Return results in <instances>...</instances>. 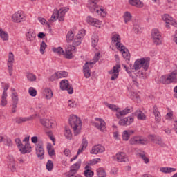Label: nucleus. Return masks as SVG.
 Segmentation results:
<instances>
[{
  "mask_svg": "<svg viewBox=\"0 0 177 177\" xmlns=\"http://www.w3.org/2000/svg\"><path fill=\"white\" fill-rule=\"evenodd\" d=\"M149 66H150V61L147 58H140L136 60L133 64L134 70H140V68L144 69V71H140L136 74V77L138 78H145L146 77V72L149 70Z\"/></svg>",
  "mask_w": 177,
  "mask_h": 177,
  "instance_id": "1",
  "label": "nucleus"
},
{
  "mask_svg": "<svg viewBox=\"0 0 177 177\" xmlns=\"http://www.w3.org/2000/svg\"><path fill=\"white\" fill-rule=\"evenodd\" d=\"M69 125L72 129H73L75 136H77L81 133V129L82 128V122L81 118L75 115H72L69 118Z\"/></svg>",
  "mask_w": 177,
  "mask_h": 177,
  "instance_id": "2",
  "label": "nucleus"
},
{
  "mask_svg": "<svg viewBox=\"0 0 177 177\" xmlns=\"http://www.w3.org/2000/svg\"><path fill=\"white\" fill-rule=\"evenodd\" d=\"M151 37L155 45H161L162 44L161 33H160L158 29L155 28L152 30Z\"/></svg>",
  "mask_w": 177,
  "mask_h": 177,
  "instance_id": "3",
  "label": "nucleus"
},
{
  "mask_svg": "<svg viewBox=\"0 0 177 177\" xmlns=\"http://www.w3.org/2000/svg\"><path fill=\"white\" fill-rule=\"evenodd\" d=\"M60 88L62 91H67L69 95H73L74 93V89L73 86L70 85L68 80L64 79L60 82Z\"/></svg>",
  "mask_w": 177,
  "mask_h": 177,
  "instance_id": "4",
  "label": "nucleus"
},
{
  "mask_svg": "<svg viewBox=\"0 0 177 177\" xmlns=\"http://www.w3.org/2000/svg\"><path fill=\"white\" fill-rule=\"evenodd\" d=\"M115 46L118 49H120V52H122V55L124 59H125L126 60H130L131 54H129V50H128V48H126L121 42L116 43Z\"/></svg>",
  "mask_w": 177,
  "mask_h": 177,
  "instance_id": "5",
  "label": "nucleus"
},
{
  "mask_svg": "<svg viewBox=\"0 0 177 177\" xmlns=\"http://www.w3.org/2000/svg\"><path fill=\"white\" fill-rule=\"evenodd\" d=\"M120 68H121V65L116 64L113 67L112 70H110L108 72L109 74L112 75L111 77V81H114V80H117L118 78V75H120Z\"/></svg>",
  "mask_w": 177,
  "mask_h": 177,
  "instance_id": "6",
  "label": "nucleus"
},
{
  "mask_svg": "<svg viewBox=\"0 0 177 177\" xmlns=\"http://www.w3.org/2000/svg\"><path fill=\"white\" fill-rule=\"evenodd\" d=\"M97 2H99V0H88V8L91 13H95V12L99 13L100 12L97 5Z\"/></svg>",
  "mask_w": 177,
  "mask_h": 177,
  "instance_id": "7",
  "label": "nucleus"
},
{
  "mask_svg": "<svg viewBox=\"0 0 177 177\" xmlns=\"http://www.w3.org/2000/svg\"><path fill=\"white\" fill-rule=\"evenodd\" d=\"M85 30H81L79 31V32L77 34L75 37L74 38L73 46H79V45H81V38H83V37H85Z\"/></svg>",
  "mask_w": 177,
  "mask_h": 177,
  "instance_id": "8",
  "label": "nucleus"
},
{
  "mask_svg": "<svg viewBox=\"0 0 177 177\" xmlns=\"http://www.w3.org/2000/svg\"><path fill=\"white\" fill-rule=\"evenodd\" d=\"M74 50H75V46L68 45L65 49L64 56L66 59H73V57H74V55H73V53H74Z\"/></svg>",
  "mask_w": 177,
  "mask_h": 177,
  "instance_id": "9",
  "label": "nucleus"
},
{
  "mask_svg": "<svg viewBox=\"0 0 177 177\" xmlns=\"http://www.w3.org/2000/svg\"><path fill=\"white\" fill-rule=\"evenodd\" d=\"M67 12H68V8H62L59 10L55 11V15H57V19H58L59 21H64V16Z\"/></svg>",
  "mask_w": 177,
  "mask_h": 177,
  "instance_id": "10",
  "label": "nucleus"
},
{
  "mask_svg": "<svg viewBox=\"0 0 177 177\" xmlns=\"http://www.w3.org/2000/svg\"><path fill=\"white\" fill-rule=\"evenodd\" d=\"M8 62L9 75L12 77V75H13V62H15V55H13V53H9Z\"/></svg>",
  "mask_w": 177,
  "mask_h": 177,
  "instance_id": "11",
  "label": "nucleus"
},
{
  "mask_svg": "<svg viewBox=\"0 0 177 177\" xmlns=\"http://www.w3.org/2000/svg\"><path fill=\"white\" fill-rule=\"evenodd\" d=\"M19 150L21 154H27L32 151V147H31L30 142H26L25 145H21V146L19 148Z\"/></svg>",
  "mask_w": 177,
  "mask_h": 177,
  "instance_id": "12",
  "label": "nucleus"
},
{
  "mask_svg": "<svg viewBox=\"0 0 177 177\" xmlns=\"http://www.w3.org/2000/svg\"><path fill=\"white\" fill-rule=\"evenodd\" d=\"M95 121H98L99 122H95L94 126L97 129H99V131H101V132H103L104 129H106V122L104 120H102V118H96Z\"/></svg>",
  "mask_w": 177,
  "mask_h": 177,
  "instance_id": "13",
  "label": "nucleus"
},
{
  "mask_svg": "<svg viewBox=\"0 0 177 177\" xmlns=\"http://www.w3.org/2000/svg\"><path fill=\"white\" fill-rule=\"evenodd\" d=\"M132 122H133V116H129L127 118L120 119L118 124L121 127H128V125H131Z\"/></svg>",
  "mask_w": 177,
  "mask_h": 177,
  "instance_id": "14",
  "label": "nucleus"
},
{
  "mask_svg": "<svg viewBox=\"0 0 177 177\" xmlns=\"http://www.w3.org/2000/svg\"><path fill=\"white\" fill-rule=\"evenodd\" d=\"M12 21L15 23H21V21H24L26 20V16L21 14V12H15L12 16Z\"/></svg>",
  "mask_w": 177,
  "mask_h": 177,
  "instance_id": "15",
  "label": "nucleus"
},
{
  "mask_svg": "<svg viewBox=\"0 0 177 177\" xmlns=\"http://www.w3.org/2000/svg\"><path fill=\"white\" fill-rule=\"evenodd\" d=\"M9 89V84H6L4 86L3 88V92L1 96V104L3 107L8 104V100H6V97H8V93H6V91Z\"/></svg>",
  "mask_w": 177,
  "mask_h": 177,
  "instance_id": "16",
  "label": "nucleus"
},
{
  "mask_svg": "<svg viewBox=\"0 0 177 177\" xmlns=\"http://www.w3.org/2000/svg\"><path fill=\"white\" fill-rule=\"evenodd\" d=\"M95 62H86L84 66H83V73L85 78H89L91 77V69L89 68V66H92V64H95Z\"/></svg>",
  "mask_w": 177,
  "mask_h": 177,
  "instance_id": "17",
  "label": "nucleus"
},
{
  "mask_svg": "<svg viewBox=\"0 0 177 177\" xmlns=\"http://www.w3.org/2000/svg\"><path fill=\"white\" fill-rule=\"evenodd\" d=\"M106 149L101 145H97L93 147L91 154H100V153L104 152Z\"/></svg>",
  "mask_w": 177,
  "mask_h": 177,
  "instance_id": "18",
  "label": "nucleus"
},
{
  "mask_svg": "<svg viewBox=\"0 0 177 177\" xmlns=\"http://www.w3.org/2000/svg\"><path fill=\"white\" fill-rule=\"evenodd\" d=\"M35 150L37 156H44L45 150L44 149V143L39 142L35 145Z\"/></svg>",
  "mask_w": 177,
  "mask_h": 177,
  "instance_id": "19",
  "label": "nucleus"
},
{
  "mask_svg": "<svg viewBox=\"0 0 177 177\" xmlns=\"http://www.w3.org/2000/svg\"><path fill=\"white\" fill-rule=\"evenodd\" d=\"M80 167H81V159H79L76 163L73 164L71 167L69 174H77Z\"/></svg>",
  "mask_w": 177,
  "mask_h": 177,
  "instance_id": "20",
  "label": "nucleus"
},
{
  "mask_svg": "<svg viewBox=\"0 0 177 177\" xmlns=\"http://www.w3.org/2000/svg\"><path fill=\"white\" fill-rule=\"evenodd\" d=\"M86 22L91 26H95V27H97L102 24V22L99 21V19L93 18L91 16H88L86 19Z\"/></svg>",
  "mask_w": 177,
  "mask_h": 177,
  "instance_id": "21",
  "label": "nucleus"
},
{
  "mask_svg": "<svg viewBox=\"0 0 177 177\" xmlns=\"http://www.w3.org/2000/svg\"><path fill=\"white\" fill-rule=\"evenodd\" d=\"M40 122L41 125H44L45 128H52L55 124V121L53 120H48V119H41Z\"/></svg>",
  "mask_w": 177,
  "mask_h": 177,
  "instance_id": "22",
  "label": "nucleus"
},
{
  "mask_svg": "<svg viewBox=\"0 0 177 177\" xmlns=\"http://www.w3.org/2000/svg\"><path fill=\"white\" fill-rule=\"evenodd\" d=\"M37 117H38V114L35 113L28 118H19L16 120V123L21 124L23 122H26V121H31V120H34L35 118H37Z\"/></svg>",
  "mask_w": 177,
  "mask_h": 177,
  "instance_id": "23",
  "label": "nucleus"
},
{
  "mask_svg": "<svg viewBox=\"0 0 177 177\" xmlns=\"http://www.w3.org/2000/svg\"><path fill=\"white\" fill-rule=\"evenodd\" d=\"M160 82H161V84H163L165 85H169V84H172L171 77H169V74L162 75L160 78Z\"/></svg>",
  "mask_w": 177,
  "mask_h": 177,
  "instance_id": "24",
  "label": "nucleus"
},
{
  "mask_svg": "<svg viewBox=\"0 0 177 177\" xmlns=\"http://www.w3.org/2000/svg\"><path fill=\"white\" fill-rule=\"evenodd\" d=\"M112 159L118 161V162H128L129 161L128 157L125 156H112Z\"/></svg>",
  "mask_w": 177,
  "mask_h": 177,
  "instance_id": "25",
  "label": "nucleus"
},
{
  "mask_svg": "<svg viewBox=\"0 0 177 177\" xmlns=\"http://www.w3.org/2000/svg\"><path fill=\"white\" fill-rule=\"evenodd\" d=\"M26 37L27 38V41L31 42L32 41H34V39H35L37 35L33 30H29V31L26 34Z\"/></svg>",
  "mask_w": 177,
  "mask_h": 177,
  "instance_id": "26",
  "label": "nucleus"
},
{
  "mask_svg": "<svg viewBox=\"0 0 177 177\" xmlns=\"http://www.w3.org/2000/svg\"><path fill=\"white\" fill-rule=\"evenodd\" d=\"M153 113L155 115L156 121L157 122H160V121L161 120V113H160V111H158V107H157V105L153 106Z\"/></svg>",
  "mask_w": 177,
  "mask_h": 177,
  "instance_id": "27",
  "label": "nucleus"
},
{
  "mask_svg": "<svg viewBox=\"0 0 177 177\" xmlns=\"http://www.w3.org/2000/svg\"><path fill=\"white\" fill-rule=\"evenodd\" d=\"M129 113H131V109L127 107L123 111H120L118 113H116V117L120 120L122 117H124V115L129 114Z\"/></svg>",
  "mask_w": 177,
  "mask_h": 177,
  "instance_id": "28",
  "label": "nucleus"
},
{
  "mask_svg": "<svg viewBox=\"0 0 177 177\" xmlns=\"http://www.w3.org/2000/svg\"><path fill=\"white\" fill-rule=\"evenodd\" d=\"M129 3L136 8H143V3L140 0H129Z\"/></svg>",
  "mask_w": 177,
  "mask_h": 177,
  "instance_id": "29",
  "label": "nucleus"
},
{
  "mask_svg": "<svg viewBox=\"0 0 177 177\" xmlns=\"http://www.w3.org/2000/svg\"><path fill=\"white\" fill-rule=\"evenodd\" d=\"M160 171L163 174H171V172H175L176 169L172 167H160Z\"/></svg>",
  "mask_w": 177,
  "mask_h": 177,
  "instance_id": "30",
  "label": "nucleus"
},
{
  "mask_svg": "<svg viewBox=\"0 0 177 177\" xmlns=\"http://www.w3.org/2000/svg\"><path fill=\"white\" fill-rule=\"evenodd\" d=\"M171 18L169 15L168 14H165L162 17V19L164 21H165L166 24V27L167 28H169V21H171Z\"/></svg>",
  "mask_w": 177,
  "mask_h": 177,
  "instance_id": "31",
  "label": "nucleus"
},
{
  "mask_svg": "<svg viewBox=\"0 0 177 177\" xmlns=\"http://www.w3.org/2000/svg\"><path fill=\"white\" fill-rule=\"evenodd\" d=\"M26 78L28 81H30V82H34V81H37V75H35L34 73H31L29 72L26 73Z\"/></svg>",
  "mask_w": 177,
  "mask_h": 177,
  "instance_id": "32",
  "label": "nucleus"
},
{
  "mask_svg": "<svg viewBox=\"0 0 177 177\" xmlns=\"http://www.w3.org/2000/svg\"><path fill=\"white\" fill-rule=\"evenodd\" d=\"M75 35L73 31H68V33L66 34V41L68 44H70V42H73V39H74Z\"/></svg>",
  "mask_w": 177,
  "mask_h": 177,
  "instance_id": "33",
  "label": "nucleus"
},
{
  "mask_svg": "<svg viewBox=\"0 0 177 177\" xmlns=\"http://www.w3.org/2000/svg\"><path fill=\"white\" fill-rule=\"evenodd\" d=\"M170 80L172 82H177V70L173 71L171 73H169Z\"/></svg>",
  "mask_w": 177,
  "mask_h": 177,
  "instance_id": "34",
  "label": "nucleus"
},
{
  "mask_svg": "<svg viewBox=\"0 0 177 177\" xmlns=\"http://www.w3.org/2000/svg\"><path fill=\"white\" fill-rule=\"evenodd\" d=\"M96 172H97V175L98 177H106V170L103 169V168H102V167L97 169Z\"/></svg>",
  "mask_w": 177,
  "mask_h": 177,
  "instance_id": "35",
  "label": "nucleus"
},
{
  "mask_svg": "<svg viewBox=\"0 0 177 177\" xmlns=\"http://www.w3.org/2000/svg\"><path fill=\"white\" fill-rule=\"evenodd\" d=\"M53 52L54 53H57V55H62V56H64V50H63V48L62 47H54L52 48Z\"/></svg>",
  "mask_w": 177,
  "mask_h": 177,
  "instance_id": "36",
  "label": "nucleus"
},
{
  "mask_svg": "<svg viewBox=\"0 0 177 177\" xmlns=\"http://www.w3.org/2000/svg\"><path fill=\"white\" fill-rule=\"evenodd\" d=\"M97 42H99V36L93 35L91 37V45L93 48H96Z\"/></svg>",
  "mask_w": 177,
  "mask_h": 177,
  "instance_id": "37",
  "label": "nucleus"
},
{
  "mask_svg": "<svg viewBox=\"0 0 177 177\" xmlns=\"http://www.w3.org/2000/svg\"><path fill=\"white\" fill-rule=\"evenodd\" d=\"M12 102L14 105H17L19 104V95H17V93H13L12 94Z\"/></svg>",
  "mask_w": 177,
  "mask_h": 177,
  "instance_id": "38",
  "label": "nucleus"
},
{
  "mask_svg": "<svg viewBox=\"0 0 177 177\" xmlns=\"http://www.w3.org/2000/svg\"><path fill=\"white\" fill-rule=\"evenodd\" d=\"M123 17L124 19V23L127 24V23L131 21L132 19V15H131V12H124Z\"/></svg>",
  "mask_w": 177,
  "mask_h": 177,
  "instance_id": "39",
  "label": "nucleus"
},
{
  "mask_svg": "<svg viewBox=\"0 0 177 177\" xmlns=\"http://www.w3.org/2000/svg\"><path fill=\"white\" fill-rule=\"evenodd\" d=\"M44 93L46 95V99H52L53 97V92L50 88H46L44 90Z\"/></svg>",
  "mask_w": 177,
  "mask_h": 177,
  "instance_id": "40",
  "label": "nucleus"
},
{
  "mask_svg": "<svg viewBox=\"0 0 177 177\" xmlns=\"http://www.w3.org/2000/svg\"><path fill=\"white\" fill-rule=\"evenodd\" d=\"M57 74H58V78H67L68 77V72L65 71H58Z\"/></svg>",
  "mask_w": 177,
  "mask_h": 177,
  "instance_id": "41",
  "label": "nucleus"
},
{
  "mask_svg": "<svg viewBox=\"0 0 177 177\" xmlns=\"http://www.w3.org/2000/svg\"><path fill=\"white\" fill-rule=\"evenodd\" d=\"M47 151L49 154V156H55V149H53L52 147V144L48 143L47 145Z\"/></svg>",
  "mask_w": 177,
  "mask_h": 177,
  "instance_id": "42",
  "label": "nucleus"
},
{
  "mask_svg": "<svg viewBox=\"0 0 177 177\" xmlns=\"http://www.w3.org/2000/svg\"><path fill=\"white\" fill-rule=\"evenodd\" d=\"M105 106L108 107V109H110V110H112V111H117L118 110V108L117 107L116 105L109 104V102H104Z\"/></svg>",
  "mask_w": 177,
  "mask_h": 177,
  "instance_id": "43",
  "label": "nucleus"
},
{
  "mask_svg": "<svg viewBox=\"0 0 177 177\" xmlns=\"http://www.w3.org/2000/svg\"><path fill=\"white\" fill-rule=\"evenodd\" d=\"M46 169L48 172H50L53 169V162L52 160H48L46 163Z\"/></svg>",
  "mask_w": 177,
  "mask_h": 177,
  "instance_id": "44",
  "label": "nucleus"
},
{
  "mask_svg": "<svg viewBox=\"0 0 177 177\" xmlns=\"http://www.w3.org/2000/svg\"><path fill=\"white\" fill-rule=\"evenodd\" d=\"M130 136H131V133H129L127 130L124 131L122 133V139L126 142H127V140H129Z\"/></svg>",
  "mask_w": 177,
  "mask_h": 177,
  "instance_id": "45",
  "label": "nucleus"
},
{
  "mask_svg": "<svg viewBox=\"0 0 177 177\" xmlns=\"http://www.w3.org/2000/svg\"><path fill=\"white\" fill-rule=\"evenodd\" d=\"M0 37L3 39V41H8V39H9L8 33L5 31L0 30Z\"/></svg>",
  "mask_w": 177,
  "mask_h": 177,
  "instance_id": "46",
  "label": "nucleus"
},
{
  "mask_svg": "<svg viewBox=\"0 0 177 177\" xmlns=\"http://www.w3.org/2000/svg\"><path fill=\"white\" fill-rule=\"evenodd\" d=\"M46 46H48V45H46V43H45V41H42L40 44V53H41V55H44L45 53V49H46Z\"/></svg>",
  "mask_w": 177,
  "mask_h": 177,
  "instance_id": "47",
  "label": "nucleus"
},
{
  "mask_svg": "<svg viewBox=\"0 0 177 177\" xmlns=\"http://www.w3.org/2000/svg\"><path fill=\"white\" fill-rule=\"evenodd\" d=\"M102 161V159L100 158H94L88 161L89 165H96L98 162H100Z\"/></svg>",
  "mask_w": 177,
  "mask_h": 177,
  "instance_id": "48",
  "label": "nucleus"
},
{
  "mask_svg": "<svg viewBox=\"0 0 177 177\" xmlns=\"http://www.w3.org/2000/svg\"><path fill=\"white\" fill-rule=\"evenodd\" d=\"M139 137H133L129 140L130 145H139Z\"/></svg>",
  "mask_w": 177,
  "mask_h": 177,
  "instance_id": "49",
  "label": "nucleus"
},
{
  "mask_svg": "<svg viewBox=\"0 0 177 177\" xmlns=\"http://www.w3.org/2000/svg\"><path fill=\"white\" fill-rule=\"evenodd\" d=\"M121 36H120V35H114L112 37V41L113 42H116V44H118V42H121Z\"/></svg>",
  "mask_w": 177,
  "mask_h": 177,
  "instance_id": "50",
  "label": "nucleus"
},
{
  "mask_svg": "<svg viewBox=\"0 0 177 177\" xmlns=\"http://www.w3.org/2000/svg\"><path fill=\"white\" fill-rule=\"evenodd\" d=\"M28 93L30 95V96H32V97H35L37 96V90L35 88L30 87L28 90Z\"/></svg>",
  "mask_w": 177,
  "mask_h": 177,
  "instance_id": "51",
  "label": "nucleus"
},
{
  "mask_svg": "<svg viewBox=\"0 0 177 177\" xmlns=\"http://www.w3.org/2000/svg\"><path fill=\"white\" fill-rule=\"evenodd\" d=\"M93 171H92L91 169H86L84 171V176L86 177H93Z\"/></svg>",
  "mask_w": 177,
  "mask_h": 177,
  "instance_id": "52",
  "label": "nucleus"
},
{
  "mask_svg": "<svg viewBox=\"0 0 177 177\" xmlns=\"http://www.w3.org/2000/svg\"><path fill=\"white\" fill-rule=\"evenodd\" d=\"M64 135L66 139L71 140V136H73V134L71 133V131L70 129H66Z\"/></svg>",
  "mask_w": 177,
  "mask_h": 177,
  "instance_id": "53",
  "label": "nucleus"
},
{
  "mask_svg": "<svg viewBox=\"0 0 177 177\" xmlns=\"http://www.w3.org/2000/svg\"><path fill=\"white\" fill-rule=\"evenodd\" d=\"M155 143H156V145H159V146H161L162 147H164V142H162V139H161L160 136L156 137Z\"/></svg>",
  "mask_w": 177,
  "mask_h": 177,
  "instance_id": "54",
  "label": "nucleus"
},
{
  "mask_svg": "<svg viewBox=\"0 0 177 177\" xmlns=\"http://www.w3.org/2000/svg\"><path fill=\"white\" fill-rule=\"evenodd\" d=\"M68 104L69 107L74 108V107H76L77 102H75V101H74L73 100H69L68 101Z\"/></svg>",
  "mask_w": 177,
  "mask_h": 177,
  "instance_id": "55",
  "label": "nucleus"
},
{
  "mask_svg": "<svg viewBox=\"0 0 177 177\" xmlns=\"http://www.w3.org/2000/svg\"><path fill=\"white\" fill-rule=\"evenodd\" d=\"M56 80H59V75L57 74V72L54 73L51 77H50V81H56Z\"/></svg>",
  "mask_w": 177,
  "mask_h": 177,
  "instance_id": "56",
  "label": "nucleus"
},
{
  "mask_svg": "<svg viewBox=\"0 0 177 177\" xmlns=\"http://www.w3.org/2000/svg\"><path fill=\"white\" fill-rule=\"evenodd\" d=\"M157 138H158V136L149 135L148 136V139H149V140H151V142H153V143H155L156 140H157Z\"/></svg>",
  "mask_w": 177,
  "mask_h": 177,
  "instance_id": "57",
  "label": "nucleus"
},
{
  "mask_svg": "<svg viewBox=\"0 0 177 177\" xmlns=\"http://www.w3.org/2000/svg\"><path fill=\"white\" fill-rule=\"evenodd\" d=\"M7 160L8 164H15V158H13V156H7Z\"/></svg>",
  "mask_w": 177,
  "mask_h": 177,
  "instance_id": "58",
  "label": "nucleus"
},
{
  "mask_svg": "<svg viewBox=\"0 0 177 177\" xmlns=\"http://www.w3.org/2000/svg\"><path fill=\"white\" fill-rule=\"evenodd\" d=\"M81 147L84 149H86V147H88V140L86 138L82 139V142L81 144Z\"/></svg>",
  "mask_w": 177,
  "mask_h": 177,
  "instance_id": "59",
  "label": "nucleus"
},
{
  "mask_svg": "<svg viewBox=\"0 0 177 177\" xmlns=\"http://www.w3.org/2000/svg\"><path fill=\"white\" fill-rule=\"evenodd\" d=\"M15 142L18 149H20V147L23 145V142H21V140H20V138H16L15 140Z\"/></svg>",
  "mask_w": 177,
  "mask_h": 177,
  "instance_id": "60",
  "label": "nucleus"
},
{
  "mask_svg": "<svg viewBox=\"0 0 177 177\" xmlns=\"http://www.w3.org/2000/svg\"><path fill=\"white\" fill-rule=\"evenodd\" d=\"M8 168L11 169L12 172H15V171H16L15 163L8 164Z\"/></svg>",
  "mask_w": 177,
  "mask_h": 177,
  "instance_id": "61",
  "label": "nucleus"
},
{
  "mask_svg": "<svg viewBox=\"0 0 177 177\" xmlns=\"http://www.w3.org/2000/svg\"><path fill=\"white\" fill-rule=\"evenodd\" d=\"M140 158H141V160H142L145 164H149V161L150 160H149V158H147V156H140Z\"/></svg>",
  "mask_w": 177,
  "mask_h": 177,
  "instance_id": "62",
  "label": "nucleus"
},
{
  "mask_svg": "<svg viewBox=\"0 0 177 177\" xmlns=\"http://www.w3.org/2000/svg\"><path fill=\"white\" fill-rule=\"evenodd\" d=\"M56 17H57L56 12H53L51 17L50 18V21H56Z\"/></svg>",
  "mask_w": 177,
  "mask_h": 177,
  "instance_id": "63",
  "label": "nucleus"
},
{
  "mask_svg": "<svg viewBox=\"0 0 177 177\" xmlns=\"http://www.w3.org/2000/svg\"><path fill=\"white\" fill-rule=\"evenodd\" d=\"M147 143V139H140L138 141V145H146Z\"/></svg>",
  "mask_w": 177,
  "mask_h": 177,
  "instance_id": "64",
  "label": "nucleus"
}]
</instances>
